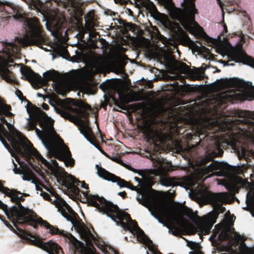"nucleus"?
I'll return each instance as SVG.
<instances>
[{"label":"nucleus","mask_w":254,"mask_h":254,"mask_svg":"<svg viewBox=\"0 0 254 254\" xmlns=\"http://www.w3.org/2000/svg\"><path fill=\"white\" fill-rule=\"evenodd\" d=\"M88 205L97 208L100 212L106 214L118 226L124 230H128L131 234L137 235V238L140 243L147 247L153 254H162L157 251L153 242L145 234L143 231L138 226L135 220H132L130 215L119 208L117 205L107 201L103 197L82 192Z\"/></svg>","instance_id":"nucleus-1"},{"label":"nucleus","mask_w":254,"mask_h":254,"mask_svg":"<svg viewBox=\"0 0 254 254\" xmlns=\"http://www.w3.org/2000/svg\"><path fill=\"white\" fill-rule=\"evenodd\" d=\"M184 0L186 5L184 9L176 7L172 0H159L161 5L168 11L171 19L178 21L190 33L200 38H203L208 43L213 40L204 31L203 28L195 20V14L197 13L194 1Z\"/></svg>","instance_id":"nucleus-2"},{"label":"nucleus","mask_w":254,"mask_h":254,"mask_svg":"<svg viewBox=\"0 0 254 254\" xmlns=\"http://www.w3.org/2000/svg\"><path fill=\"white\" fill-rule=\"evenodd\" d=\"M236 115L244 119L233 120L232 124L236 126L240 125L246 126V127H238V128L243 131L247 138V141L244 143L238 142L237 145L238 140L232 134L230 135L229 139H226V142L232 146L241 158L246 159L249 156H254V151L252 148L254 146V112L238 110L236 112Z\"/></svg>","instance_id":"nucleus-3"},{"label":"nucleus","mask_w":254,"mask_h":254,"mask_svg":"<svg viewBox=\"0 0 254 254\" xmlns=\"http://www.w3.org/2000/svg\"><path fill=\"white\" fill-rule=\"evenodd\" d=\"M0 11L5 13L13 14L14 19L19 20L25 19V23L29 29V36L23 41V43L26 46L35 45L43 49V45H46L48 38L45 31L37 17L25 18L21 8L12 6L6 2L0 1Z\"/></svg>","instance_id":"nucleus-4"},{"label":"nucleus","mask_w":254,"mask_h":254,"mask_svg":"<svg viewBox=\"0 0 254 254\" xmlns=\"http://www.w3.org/2000/svg\"><path fill=\"white\" fill-rule=\"evenodd\" d=\"M6 190L7 191L5 194V196L9 197L10 201L14 203L16 205L10 207L7 206L6 215L17 230L20 231L17 224L25 225L33 216H36L37 214L33 210L25 208L22 205L21 202H24L25 198L22 196V193L20 191L9 188Z\"/></svg>","instance_id":"nucleus-5"},{"label":"nucleus","mask_w":254,"mask_h":254,"mask_svg":"<svg viewBox=\"0 0 254 254\" xmlns=\"http://www.w3.org/2000/svg\"><path fill=\"white\" fill-rule=\"evenodd\" d=\"M56 207L62 215L67 220L70 221L76 231L79 234L81 239L86 243L90 244L96 239L90 230L86 227L78 214L75 212L70 206L63 199L53 201Z\"/></svg>","instance_id":"nucleus-6"},{"label":"nucleus","mask_w":254,"mask_h":254,"mask_svg":"<svg viewBox=\"0 0 254 254\" xmlns=\"http://www.w3.org/2000/svg\"><path fill=\"white\" fill-rule=\"evenodd\" d=\"M212 144L213 146L212 147V150L210 149L211 152L201 158L200 164L205 166L208 162L212 161V162L205 169V173L210 176H224L228 170L227 164L213 161L214 158L222 156L224 151L221 148L220 142L218 140H214Z\"/></svg>","instance_id":"nucleus-7"},{"label":"nucleus","mask_w":254,"mask_h":254,"mask_svg":"<svg viewBox=\"0 0 254 254\" xmlns=\"http://www.w3.org/2000/svg\"><path fill=\"white\" fill-rule=\"evenodd\" d=\"M20 71L25 79L28 81L32 85H35L37 88L42 86H46L48 82H55L59 78V73L55 70H49L43 74L42 78L38 73L35 72L29 66H24L20 68Z\"/></svg>","instance_id":"nucleus-8"},{"label":"nucleus","mask_w":254,"mask_h":254,"mask_svg":"<svg viewBox=\"0 0 254 254\" xmlns=\"http://www.w3.org/2000/svg\"><path fill=\"white\" fill-rule=\"evenodd\" d=\"M152 211H151V214L158 222L166 226L168 229L171 228L169 223H172L171 219V214L169 212L168 208L159 203H154L151 206Z\"/></svg>","instance_id":"nucleus-9"},{"label":"nucleus","mask_w":254,"mask_h":254,"mask_svg":"<svg viewBox=\"0 0 254 254\" xmlns=\"http://www.w3.org/2000/svg\"><path fill=\"white\" fill-rule=\"evenodd\" d=\"M206 197L210 203L215 205V210L211 213L213 219H216L220 213H223L226 211L225 207L222 206L221 203L227 199L226 193H209L206 195Z\"/></svg>","instance_id":"nucleus-10"},{"label":"nucleus","mask_w":254,"mask_h":254,"mask_svg":"<svg viewBox=\"0 0 254 254\" xmlns=\"http://www.w3.org/2000/svg\"><path fill=\"white\" fill-rule=\"evenodd\" d=\"M96 168L97 169V174L100 177L113 183H117L121 187H126L131 190H136V187L129 182L108 172L102 167H100L97 165H96Z\"/></svg>","instance_id":"nucleus-11"},{"label":"nucleus","mask_w":254,"mask_h":254,"mask_svg":"<svg viewBox=\"0 0 254 254\" xmlns=\"http://www.w3.org/2000/svg\"><path fill=\"white\" fill-rule=\"evenodd\" d=\"M45 227L46 229L49 230V233L52 235H59L67 238L69 233H65L64 231L60 230L57 227L51 225L47 221L44 220L41 217L36 216H33L28 222L26 223L27 225L33 226L34 228H37L38 225Z\"/></svg>","instance_id":"nucleus-12"},{"label":"nucleus","mask_w":254,"mask_h":254,"mask_svg":"<svg viewBox=\"0 0 254 254\" xmlns=\"http://www.w3.org/2000/svg\"><path fill=\"white\" fill-rule=\"evenodd\" d=\"M229 65H234V63H230L231 61L237 63H242L245 64L249 65L254 67V59L248 56L242 50H233L228 55Z\"/></svg>","instance_id":"nucleus-13"},{"label":"nucleus","mask_w":254,"mask_h":254,"mask_svg":"<svg viewBox=\"0 0 254 254\" xmlns=\"http://www.w3.org/2000/svg\"><path fill=\"white\" fill-rule=\"evenodd\" d=\"M26 108L27 112L30 116V118L28 119V122L26 128L28 130H33L36 128L38 124V115L37 112L39 111V109L30 102H28Z\"/></svg>","instance_id":"nucleus-14"},{"label":"nucleus","mask_w":254,"mask_h":254,"mask_svg":"<svg viewBox=\"0 0 254 254\" xmlns=\"http://www.w3.org/2000/svg\"><path fill=\"white\" fill-rule=\"evenodd\" d=\"M45 2L49 3L54 2L57 6L64 8L72 7L78 11L79 16H82L83 14V12L81 9L83 2L82 0H45Z\"/></svg>","instance_id":"nucleus-15"},{"label":"nucleus","mask_w":254,"mask_h":254,"mask_svg":"<svg viewBox=\"0 0 254 254\" xmlns=\"http://www.w3.org/2000/svg\"><path fill=\"white\" fill-rule=\"evenodd\" d=\"M133 2L131 1V3H133L135 6L139 9H145L151 15L157 14L159 13L156 6L149 0H133Z\"/></svg>","instance_id":"nucleus-16"},{"label":"nucleus","mask_w":254,"mask_h":254,"mask_svg":"<svg viewBox=\"0 0 254 254\" xmlns=\"http://www.w3.org/2000/svg\"><path fill=\"white\" fill-rule=\"evenodd\" d=\"M39 111L37 112L38 115V122L39 126L43 128L45 131H53L56 133V131L52 125H51L48 122L49 118L47 114L43 111L40 108L38 107Z\"/></svg>","instance_id":"nucleus-17"},{"label":"nucleus","mask_w":254,"mask_h":254,"mask_svg":"<svg viewBox=\"0 0 254 254\" xmlns=\"http://www.w3.org/2000/svg\"><path fill=\"white\" fill-rule=\"evenodd\" d=\"M43 143L48 151L51 153L53 156L59 161L64 162L66 160V152H62L59 151L55 145V143L51 140L43 141Z\"/></svg>","instance_id":"nucleus-18"},{"label":"nucleus","mask_w":254,"mask_h":254,"mask_svg":"<svg viewBox=\"0 0 254 254\" xmlns=\"http://www.w3.org/2000/svg\"><path fill=\"white\" fill-rule=\"evenodd\" d=\"M180 71L183 74H189L193 80H202L204 78L202 74H204V70L202 72L198 71H192L186 64L181 62L178 65Z\"/></svg>","instance_id":"nucleus-19"},{"label":"nucleus","mask_w":254,"mask_h":254,"mask_svg":"<svg viewBox=\"0 0 254 254\" xmlns=\"http://www.w3.org/2000/svg\"><path fill=\"white\" fill-rule=\"evenodd\" d=\"M79 129L81 133L92 144H93L97 148L100 146L98 143L95 140V137L92 133V130L88 124L85 125L82 124L79 127Z\"/></svg>","instance_id":"nucleus-20"},{"label":"nucleus","mask_w":254,"mask_h":254,"mask_svg":"<svg viewBox=\"0 0 254 254\" xmlns=\"http://www.w3.org/2000/svg\"><path fill=\"white\" fill-rule=\"evenodd\" d=\"M79 183L80 182L78 180L71 175L69 177L68 180H64L63 181V185L76 195H78L80 192V190L77 186L79 185Z\"/></svg>","instance_id":"nucleus-21"},{"label":"nucleus","mask_w":254,"mask_h":254,"mask_svg":"<svg viewBox=\"0 0 254 254\" xmlns=\"http://www.w3.org/2000/svg\"><path fill=\"white\" fill-rule=\"evenodd\" d=\"M170 30L174 34L178 35L180 34V38L184 41L188 43H191L194 44L193 42L190 39L188 35L185 33L179 24L177 23H174L170 25Z\"/></svg>","instance_id":"nucleus-22"},{"label":"nucleus","mask_w":254,"mask_h":254,"mask_svg":"<svg viewBox=\"0 0 254 254\" xmlns=\"http://www.w3.org/2000/svg\"><path fill=\"white\" fill-rule=\"evenodd\" d=\"M45 251L49 254H64L61 246L52 241L47 242Z\"/></svg>","instance_id":"nucleus-23"},{"label":"nucleus","mask_w":254,"mask_h":254,"mask_svg":"<svg viewBox=\"0 0 254 254\" xmlns=\"http://www.w3.org/2000/svg\"><path fill=\"white\" fill-rule=\"evenodd\" d=\"M222 85L226 87H237L241 85V80L237 78H232L229 79H220Z\"/></svg>","instance_id":"nucleus-24"},{"label":"nucleus","mask_w":254,"mask_h":254,"mask_svg":"<svg viewBox=\"0 0 254 254\" xmlns=\"http://www.w3.org/2000/svg\"><path fill=\"white\" fill-rule=\"evenodd\" d=\"M225 98L228 102L234 104L239 101L243 100V96L241 93H236L233 91H231L229 94H226Z\"/></svg>","instance_id":"nucleus-25"},{"label":"nucleus","mask_w":254,"mask_h":254,"mask_svg":"<svg viewBox=\"0 0 254 254\" xmlns=\"http://www.w3.org/2000/svg\"><path fill=\"white\" fill-rule=\"evenodd\" d=\"M91 63L93 67L97 70H102L105 65V62L101 56L93 58L91 59Z\"/></svg>","instance_id":"nucleus-26"},{"label":"nucleus","mask_w":254,"mask_h":254,"mask_svg":"<svg viewBox=\"0 0 254 254\" xmlns=\"http://www.w3.org/2000/svg\"><path fill=\"white\" fill-rule=\"evenodd\" d=\"M179 179L176 177H168L161 180V184L165 186H176L180 184Z\"/></svg>","instance_id":"nucleus-27"},{"label":"nucleus","mask_w":254,"mask_h":254,"mask_svg":"<svg viewBox=\"0 0 254 254\" xmlns=\"http://www.w3.org/2000/svg\"><path fill=\"white\" fill-rule=\"evenodd\" d=\"M0 74L2 78L8 82H13V80L10 78L12 72L7 68L4 66H0Z\"/></svg>","instance_id":"nucleus-28"},{"label":"nucleus","mask_w":254,"mask_h":254,"mask_svg":"<svg viewBox=\"0 0 254 254\" xmlns=\"http://www.w3.org/2000/svg\"><path fill=\"white\" fill-rule=\"evenodd\" d=\"M174 209L176 212L180 214H183L187 216L190 217V215L192 214V211L191 209L189 208L186 206L182 207L181 206H175Z\"/></svg>","instance_id":"nucleus-29"},{"label":"nucleus","mask_w":254,"mask_h":254,"mask_svg":"<svg viewBox=\"0 0 254 254\" xmlns=\"http://www.w3.org/2000/svg\"><path fill=\"white\" fill-rule=\"evenodd\" d=\"M136 199L140 204L147 208H148L149 211H152L150 200L147 196H144L142 195L141 198L137 197Z\"/></svg>","instance_id":"nucleus-30"},{"label":"nucleus","mask_w":254,"mask_h":254,"mask_svg":"<svg viewBox=\"0 0 254 254\" xmlns=\"http://www.w3.org/2000/svg\"><path fill=\"white\" fill-rule=\"evenodd\" d=\"M76 106L83 110L81 111L82 114H85L86 117L89 116V113H86L85 111L86 110H88L89 111H91L92 110V108L89 104L84 103L82 101H80V102L79 103H78L76 105Z\"/></svg>","instance_id":"nucleus-31"},{"label":"nucleus","mask_w":254,"mask_h":254,"mask_svg":"<svg viewBox=\"0 0 254 254\" xmlns=\"http://www.w3.org/2000/svg\"><path fill=\"white\" fill-rule=\"evenodd\" d=\"M66 160L64 161V163L66 166H70L72 167L75 164L74 160L71 157V154L69 150L68 149L66 151Z\"/></svg>","instance_id":"nucleus-32"},{"label":"nucleus","mask_w":254,"mask_h":254,"mask_svg":"<svg viewBox=\"0 0 254 254\" xmlns=\"http://www.w3.org/2000/svg\"><path fill=\"white\" fill-rule=\"evenodd\" d=\"M240 250L242 254H254V247H249L245 243L240 246Z\"/></svg>","instance_id":"nucleus-33"},{"label":"nucleus","mask_w":254,"mask_h":254,"mask_svg":"<svg viewBox=\"0 0 254 254\" xmlns=\"http://www.w3.org/2000/svg\"><path fill=\"white\" fill-rule=\"evenodd\" d=\"M246 203L249 207L254 210V194H250L249 192L247 193Z\"/></svg>","instance_id":"nucleus-34"},{"label":"nucleus","mask_w":254,"mask_h":254,"mask_svg":"<svg viewBox=\"0 0 254 254\" xmlns=\"http://www.w3.org/2000/svg\"><path fill=\"white\" fill-rule=\"evenodd\" d=\"M34 156L38 161L41 162L42 164L46 166L49 167L50 166V163L38 151H35L34 153Z\"/></svg>","instance_id":"nucleus-35"},{"label":"nucleus","mask_w":254,"mask_h":254,"mask_svg":"<svg viewBox=\"0 0 254 254\" xmlns=\"http://www.w3.org/2000/svg\"><path fill=\"white\" fill-rule=\"evenodd\" d=\"M218 240L221 243L225 240H227L229 239V234L228 232L222 231L221 233L218 235Z\"/></svg>","instance_id":"nucleus-36"},{"label":"nucleus","mask_w":254,"mask_h":254,"mask_svg":"<svg viewBox=\"0 0 254 254\" xmlns=\"http://www.w3.org/2000/svg\"><path fill=\"white\" fill-rule=\"evenodd\" d=\"M95 13L93 11L88 12L85 16L84 18L87 22L92 23L94 20Z\"/></svg>","instance_id":"nucleus-37"},{"label":"nucleus","mask_w":254,"mask_h":254,"mask_svg":"<svg viewBox=\"0 0 254 254\" xmlns=\"http://www.w3.org/2000/svg\"><path fill=\"white\" fill-rule=\"evenodd\" d=\"M34 246L45 251L46 247H47V242L45 243V242H43L42 241H41L40 239H37L36 242L35 243V244Z\"/></svg>","instance_id":"nucleus-38"},{"label":"nucleus","mask_w":254,"mask_h":254,"mask_svg":"<svg viewBox=\"0 0 254 254\" xmlns=\"http://www.w3.org/2000/svg\"><path fill=\"white\" fill-rule=\"evenodd\" d=\"M172 230H169V233H171L173 235L175 236H178L180 235V229L178 226L173 225L172 226ZM169 229H170V228Z\"/></svg>","instance_id":"nucleus-39"},{"label":"nucleus","mask_w":254,"mask_h":254,"mask_svg":"<svg viewBox=\"0 0 254 254\" xmlns=\"http://www.w3.org/2000/svg\"><path fill=\"white\" fill-rule=\"evenodd\" d=\"M3 46L5 50L8 52H10L13 51L15 45L11 43L4 42V43H3Z\"/></svg>","instance_id":"nucleus-40"},{"label":"nucleus","mask_w":254,"mask_h":254,"mask_svg":"<svg viewBox=\"0 0 254 254\" xmlns=\"http://www.w3.org/2000/svg\"><path fill=\"white\" fill-rule=\"evenodd\" d=\"M15 94L21 101H25L27 102V103H28V102H30L25 97L23 96L22 92L20 90L17 89L15 91Z\"/></svg>","instance_id":"nucleus-41"},{"label":"nucleus","mask_w":254,"mask_h":254,"mask_svg":"<svg viewBox=\"0 0 254 254\" xmlns=\"http://www.w3.org/2000/svg\"><path fill=\"white\" fill-rule=\"evenodd\" d=\"M143 134L144 135L146 136L147 138L149 139H153V135L152 131L150 129H146L145 130V131L143 132Z\"/></svg>","instance_id":"nucleus-42"},{"label":"nucleus","mask_w":254,"mask_h":254,"mask_svg":"<svg viewBox=\"0 0 254 254\" xmlns=\"http://www.w3.org/2000/svg\"><path fill=\"white\" fill-rule=\"evenodd\" d=\"M11 110L10 105L7 104H1L0 108V113L4 112L5 111H10Z\"/></svg>","instance_id":"nucleus-43"},{"label":"nucleus","mask_w":254,"mask_h":254,"mask_svg":"<svg viewBox=\"0 0 254 254\" xmlns=\"http://www.w3.org/2000/svg\"><path fill=\"white\" fill-rule=\"evenodd\" d=\"M0 122L2 123V124L5 125L8 128H9V127H11L10 124L7 122V121H6V120L5 118V117L3 115H2L0 113Z\"/></svg>","instance_id":"nucleus-44"},{"label":"nucleus","mask_w":254,"mask_h":254,"mask_svg":"<svg viewBox=\"0 0 254 254\" xmlns=\"http://www.w3.org/2000/svg\"><path fill=\"white\" fill-rule=\"evenodd\" d=\"M59 113L61 117H62L63 118L66 120H67L69 114H70L68 111L65 110H60Z\"/></svg>","instance_id":"nucleus-45"},{"label":"nucleus","mask_w":254,"mask_h":254,"mask_svg":"<svg viewBox=\"0 0 254 254\" xmlns=\"http://www.w3.org/2000/svg\"><path fill=\"white\" fill-rule=\"evenodd\" d=\"M54 89L55 91L59 94H62L63 92V89L62 87L59 84H54Z\"/></svg>","instance_id":"nucleus-46"},{"label":"nucleus","mask_w":254,"mask_h":254,"mask_svg":"<svg viewBox=\"0 0 254 254\" xmlns=\"http://www.w3.org/2000/svg\"><path fill=\"white\" fill-rule=\"evenodd\" d=\"M216 249L218 252H227V248L225 246L219 245L216 247Z\"/></svg>","instance_id":"nucleus-47"},{"label":"nucleus","mask_w":254,"mask_h":254,"mask_svg":"<svg viewBox=\"0 0 254 254\" xmlns=\"http://www.w3.org/2000/svg\"><path fill=\"white\" fill-rule=\"evenodd\" d=\"M7 189H9V188L6 187H4L1 181H0V191L5 194L6 192L7 191V190H6Z\"/></svg>","instance_id":"nucleus-48"},{"label":"nucleus","mask_w":254,"mask_h":254,"mask_svg":"<svg viewBox=\"0 0 254 254\" xmlns=\"http://www.w3.org/2000/svg\"><path fill=\"white\" fill-rule=\"evenodd\" d=\"M12 163L14 166V168L13 169L14 173L16 174H22V173L21 172L20 170L19 169L17 168V166L16 164L14 162L13 160H12Z\"/></svg>","instance_id":"nucleus-49"},{"label":"nucleus","mask_w":254,"mask_h":254,"mask_svg":"<svg viewBox=\"0 0 254 254\" xmlns=\"http://www.w3.org/2000/svg\"><path fill=\"white\" fill-rule=\"evenodd\" d=\"M0 208L4 212L5 214L6 215V211L7 210V205L4 203H3L0 200Z\"/></svg>","instance_id":"nucleus-50"},{"label":"nucleus","mask_w":254,"mask_h":254,"mask_svg":"<svg viewBox=\"0 0 254 254\" xmlns=\"http://www.w3.org/2000/svg\"><path fill=\"white\" fill-rule=\"evenodd\" d=\"M67 120H68L69 121L72 123L75 124L76 118L75 116L73 115L70 113L68 117L67 118Z\"/></svg>","instance_id":"nucleus-51"},{"label":"nucleus","mask_w":254,"mask_h":254,"mask_svg":"<svg viewBox=\"0 0 254 254\" xmlns=\"http://www.w3.org/2000/svg\"><path fill=\"white\" fill-rule=\"evenodd\" d=\"M42 194L43 198L45 200H49V201H51L52 199L51 198V196L48 193H47L46 192H43L42 193Z\"/></svg>","instance_id":"nucleus-52"},{"label":"nucleus","mask_w":254,"mask_h":254,"mask_svg":"<svg viewBox=\"0 0 254 254\" xmlns=\"http://www.w3.org/2000/svg\"><path fill=\"white\" fill-rule=\"evenodd\" d=\"M4 224L11 231L15 232V230L13 227L10 224V223L6 220H2Z\"/></svg>","instance_id":"nucleus-53"},{"label":"nucleus","mask_w":254,"mask_h":254,"mask_svg":"<svg viewBox=\"0 0 254 254\" xmlns=\"http://www.w3.org/2000/svg\"><path fill=\"white\" fill-rule=\"evenodd\" d=\"M5 117H12L13 116V114L10 112V111H5L4 112L0 113Z\"/></svg>","instance_id":"nucleus-54"},{"label":"nucleus","mask_w":254,"mask_h":254,"mask_svg":"<svg viewBox=\"0 0 254 254\" xmlns=\"http://www.w3.org/2000/svg\"><path fill=\"white\" fill-rule=\"evenodd\" d=\"M109 158L116 163L121 164V162H122V160L119 157L116 156V157H113L112 158H110V157H109Z\"/></svg>","instance_id":"nucleus-55"},{"label":"nucleus","mask_w":254,"mask_h":254,"mask_svg":"<svg viewBox=\"0 0 254 254\" xmlns=\"http://www.w3.org/2000/svg\"><path fill=\"white\" fill-rule=\"evenodd\" d=\"M118 194L119 195L121 196V197H122L123 198H124V199L127 197V193L125 191H122V192H118Z\"/></svg>","instance_id":"nucleus-56"},{"label":"nucleus","mask_w":254,"mask_h":254,"mask_svg":"<svg viewBox=\"0 0 254 254\" xmlns=\"http://www.w3.org/2000/svg\"><path fill=\"white\" fill-rule=\"evenodd\" d=\"M22 179L25 181H30L31 180V177L28 174H24L22 177Z\"/></svg>","instance_id":"nucleus-57"},{"label":"nucleus","mask_w":254,"mask_h":254,"mask_svg":"<svg viewBox=\"0 0 254 254\" xmlns=\"http://www.w3.org/2000/svg\"><path fill=\"white\" fill-rule=\"evenodd\" d=\"M42 107L43 108V109L45 110H48L49 109V106L48 104L45 103H43L42 105Z\"/></svg>","instance_id":"nucleus-58"},{"label":"nucleus","mask_w":254,"mask_h":254,"mask_svg":"<svg viewBox=\"0 0 254 254\" xmlns=\"http://www.w3.org/2000/svg\"><path fill=\"white\" fill-rule=\"evenodd\" d=\"M27 240L29 241V242L31 244L34 246L35 244V243L36 242L37 239L32 240V239H30V238H27Z\"/></svg>","instance_id":"nucleus-59"},{"label":"nucleus","mask_w":254,"mask_h":254,"mask_svg":"<svg viewBox=\"0 0 254 254\" xmlns=\"http://www.w3.org/2000/svg\"><path fill=\"white\" fill-rule=\"evenodd\" d=\"M81 187L82 188H84V189H88V185L87 184H86L85 182L83 181L82 182V185H81Z\"/></svg>","instance_id":"nucleus-60"},{"label":"nucleus","mask_w":254,"mask_h":254,"mask_svg":"<svg viewBox=\"0 0 254 254\" xmlns=\"http://www.w3.org/2000/svg\"><path fill=\"white\" fill-rule=\"evenodd\" d=\"M134 26V24L132 23H127V25L126 26L127 28H128L129 30H131L133 27Z\"/></svg>","instance_id":"nucleus-61"},{"label":"nucleus","mask_w":254,"mask_h":254,"mask_svg":"<svg viewBox=\"0 0 254 254\" xmlns=\"http://www.w3.org/2000/svg\"><path fill=\"white\" fill-rule=\"evenodd\" d=\"M5 131L6 129L4 127V126L0 123V131Z\"/></svg>","instance_id":"nucleus-62"},{"label":"nucleus","mask_w":254,"mask_h":254,"mask_svg":"<svg viewBox=\"0 0 254 254\" xmlns=\"http://www.w3.org/2000/svg\"><path fill=\"white\" fill-rule=\"evenodd\" d=\"M97 149L103 154L107 155V154L104 152V151L101 148L100 146H99Z\"/></svg>","instance_id":"nucleus-63"},{"label":"nucleus","mask_w":254,"mask_h":254,"mask_svg":"<svg viewBox=\"0 0 254 254\" xmlns=\"http://www.w3.org/2000/svg\"><path fill=\"white\" fill-rule=\"evenodd\" d=\"M190 254H204L203 253L200 251H197L195 252H190Z\"/></svg>","instance_id":"nucleus-64"}]
</instances>
